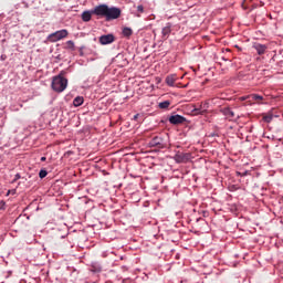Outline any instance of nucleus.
<instances>
[{
    "label": "nucleus",
    "mask_w": 283,
    "mask_h": 283,
    "mask_svg": "<svg viewBox=\"0 0 283 283\" xmlns=\"http://www.w3.org/2000/svg\"><path fill=\"white\" fill-rule=\"evenodd\" d=\"M148 147H156L157 149H167V142L160 136H155L149 143Z\"/></svg>",
    "instance_id": "20e7f679"
},
{
    "label": "nucleus",
    "mask_w": 283,
    "mask_h": 283,
    "mask_svg": "<svg viewBox=\"0 0 283 283\" xmlns=\"http://www.w3.org/2000/svg\"><path fill=\"white\" fill-rule=\"evenodd\" d=\"M243 176H247V172H244Z\"/></svg>",
    "instance_id": "c756f323"
},
{
    "label": "nucleus",
    "mask_w": 283,
    "mask_h": 283,
    "mask_svg": "<svg viewBox=\"0 0 283 283\" xmlns=\"http://www.w3.org/2000/svg\"><path fill=\"white\" fill-rule=\"evenodd\" d=\"M64 49L71 50V52H76V45L74 44V41H72V40L66 41Z\"/></svg>",
    "instance_id": "dca6fc26"
},
{
    "label": "nucleus",
    "mask_w": 283,
    "mask_h": 283,
    "mask_svg": "<svg viewBox=\"0 0 283 283\" xmlns=\"http://www.w3.org/2000/svg\"><path fill=\"white\" fill-rule=\"evenodd\" d=\"M84 52H83V46L82 48H80V56H84Z\"/></svg>",
    "instance_id": "a878e982"
},
{
    "label": "nucleus",
    "mask_w": 283,
    "mask_h": 283,
    "mask_svg": "<svg viewBox=\"0 0 283 283\" xmlns=\"http://www.w3.org/2000/svg\"><path fill=\"white\" fill-rule=\"evenodd\" d=\"M192 112H195V114H205L207 109H202V107H200V108H195Z\"/></svg>",
    "instance_id": "4be33fe9"
},
{
    "label": "nucleus",
    "mask_w": 283,
    "mask_h": 283,
    "mask_svg": "<svg viewBox=\"0 0 283 283\" xmlns=\"http://www.w3.org/2000/svg\"><path fill=\"white\" fill-rule=\"evenodd\" d=\"M108 7L109 6L107 4H98L94 9H92V12L95 14V17H98L99 19H106Z\"/></svg>",
    "instance_id": "39448f33"
},
{
    "label": "nucleus",
    "mask_w": 283,
    "mask_h": 283,
    "mask_svg": "<svg viewBox=\"0 0 283 283\" xmlns=\"http://www.w3.org/2000/svg\"><path fill=\"white\" fill-rule=\"evenodd\" d=\"M252 48L256 51V54H259V56H262V54H265L266 50H269V46L266 44H262L260 42H254Z\"/></svg>",
    "instance_id": "1a4fd4ad"
},
{
    "label": "nucleus",
    "mask_w": 283,
    "mask_h": 283,
    "mask_svg": "<svg viewBox=\"0 0 283 283\" xmlns=\"http://www.w3.org/2000/svg\"><path fill=\"white\" fill-rule=\"evenodd\" d=\"M163 39H169V35L171 34V23L168 22L166 27L161 30Z\"/></svg>",
    "instance_id": "f8f14e48"
},
{
    "label": "nucleus",
    "mask_w": 283,
    "mask_h": 283,
    "mask_svg": "<svg viewBox=\"0 0 283 283\" xmlns=\"http://www.w3.org/2000/svg\"><path fill=\"white\" fill-rule=\"evenodd\" d=\"M137 12L143 14V12H145V7H143V4L137 6Z\"/></svg>",
    "instance_id": "5701e85b"
},
{
    "label": "nucleus",
    "mask_w": 283,
    "mask_h": 283,
    "mask_svg": "<svg viewBox=\"0 0 283 283\" xmlns=\"http://www.w3.org/2000/svg\"><path fill=\"white\" fill-rule=\"evenodd\" d=\"M92 14H94V12H92V10L84 11L82 13V21H84V23H90V21H92Z\"/></svg>",
    "instance_id": "ddd939ff"
},
{
    "label": "nucleus",
    "mask_w": 283,
    "mask_h": 283,
    "mask_svg": "<svg viewBox=\"0 0 283 283\" xmlns=\"http://www.w3.org/2000/svg\"><path fill=\"white\" fill-rule=\"evenodd\" d=\"M176 81H178V75L176 74L166 76V85H168V87H174V85H176Z\"/></svg>",
    "instance_id": "9b49d317"
},
{
    "label": "nucleus",
    "mask_w": 283,
    "mask_h": 283,
    "mask_svg": "<svg viewBox=\"0 0 283 283\" xmlns=\"http://www.w3.org/2000/svg\"><path fill=\"white\" fill-rule=\"evenodd\" d=\"M91 271H92L93 273H101V271H103V266H102L101 263H98V262H93V263L91 264Z\"/></svg>",
    "instance_id": "4468645a"
},
{
    "label": "nucleus",
    "mask_w": 283,
    "mask_h": 283,
    "mask_svg": "<svg viewBox=\"0 0 283 283\" xmlns=\"http://www.w3.org/2000/svg\"><path fill=\"white\" fill-rule=\"evenodd\" d=\"M169 105H171V102L164 101V102L159 103L158 107H159V109H169Z\"/></svg>",
    "instance_id": "6ab92c4d"
},
{
    "label": "nucleus",
    "mask_w": 283,
    "mask_h": 283,
    "mask_svg": "<svg viewBox=\"0 0 283 283\" xmlns=\"http://www.w3.org/2000/svg\"><path fill=\"white\" fill-rule=\"evenodd\" d=\"M174 160L178 165H180L182 163H189V160H191V154L190 153L177 151L175 157H174Z\"/></svg>",
    "instance_id": "423d86ee"
},
{
    "label": "nucleus",
    "mask_w": 283,
    "mask_h": 283,
    "mask_svg": "<svg viewBox=\"0 0 283 283\" xmlns=\"http://www.w3.org/2000/svg\"><path fill=\"white\" fill-rule=\"evenodd\" d=\"M17 180H21V174L14 176L13 182H17Z\"/></svg>",
    "instance_id": "b1692460"
},
{
    "label": "nucleus",
    "mask_w": 283,
    "mask_h": 283,
    "mask_svg": "<svg viewBox=\"0 0 283 283\" xmlns=\"http://www.w3.org/2000/svg\"><path fill=\"white\" fill-rule=\"evenodd\" d=\"M221 114L226 116L227 120H235V113L230 107L222 108Z\"/></svg>",
    "instance_id": "9d476101"
},
{
    "label": "nucleus",
    "mask_w": 283,
    "mask_h": 283,
    "mask_svg": "<svg viewBox=\"0 0 283 283\" xmlns=\"http://www.w3.org/2000/svg\"><path fill=\"white\" fill-rule=\"evenodd\" d=\"M45 160H48V158L41 157V163H45Z\"/></svg>",
    "instance_id": "bb28decb"
},
{
    "label": "nucleus",
    "mask_w": 283,
    "mask_h": 283,
    "mask_svg": "<svg viewBox=\"0 0 283 283\" xmlns=\"http://www.w3.org/2000/svg\"><path fill=\"white\" fill-rule=\"evenodd\" d=\"M170 125H182V123H187V118L182 115L176 114V115H171L168 118Z\"/></svg>",
    "instance_id": "0eeeda50"
},
{
    "label": "nucleus",
    "mask_w": 283,
    "mask_h": 283,
    "mask_svg": "<svg viewBox=\"0 0 283 283\" xmlns=\"http://www.w3.org/2000/svg\"><path fill=\"white\" fill-rule=\"evenodd\" d=\"M69 32L65 29H62L60 31H55L48 35V41L50 43H56V41H61L62 39H65L67 36Z\"/></svg>",
    "instance_id": "f03ea898"
},
{
    "label": "nucleus",
    "mask_w": 283,
    "mask_h": 283,
    "mask_svg": "<svg viewBox=\"0 0 283 283\" xmlns=\"http://www.w3.org/2000/svg\"><path fill=\"white\" fill-rule=\"evenodd\" d=\"M210 136H211V137H213V136H218V134H216V133H212Z\"/></svg>",
    "instance_id": "c85d7f7f"
},
{
    "label": "nucleus",
    "mask_w": 283,
    "mask_h": 283,
    "mask_svg": "<svg viewBox=\"0 0 283 283\" xmlns=\"http://www.w3.org/2000/svg\"><path fill=\"white\" fill-rule=\"evenodd\" d=\"M273 117H274L273 113L270 112L269 114H266V115L263 116V122H264V123H271V122L273 120ZM277 117H279V116L275 115V118H277Z\"/></svg>",
    "instance_id": "a211bd4d"
},
{
    "label": "nucleus",
    "mask_w": 283,
    "mask_h": 283,
    "mask_svg": "<svg viewBox=\"0 0 283 283\" xmlns=\"http://www.w3.org/2000/svg\"><path fill=\"white\" fill-rule=\"evenodd\" d=\"M64 72L62 71L57 76H54L51 83V87L53 92H57V94H61V92H65L67 88V78L63 77Z\"/></svg>",
    "instance_id": "f257e3e1"
},
{
    "label": "nucleus",
    "mask_w": 283,
    "mask_h": 283,
    "mask_svg": "<svg viewBox=\"0 0 283 283\" xmlns=\"http://www.w3.org/2000/svg\"><path fill=\"white\" fill-rule=\"evenodd\" d=\"M48 176V170L45 169H41L39 172V178L43 179Z\"/></svg>",
    "instance_id": "412c9836"
},
{
    "label": "nucleus",
    "mask_w": 283,
    "mask_h": 283,
    "mask_svg": "<svg viewBox=\"0 0 283 283\" xmlns=\"http://www.w3.org/2000/svg\"><path fill=\"white\" fill-rule=\"evenodd\" d=\"M138 119V114L134 115V120Z\"/></svg>",
    "instance_id": "cd10ccee"
},
{
    "label": "nucleus",
    "mask_w": 283,
    "mask_h": 283,
    "mask_svg": "<svg viewBox=\"0 0 283 283\" xmlns=\"http://www.w3.org/2000/svg\"><path fill=\"white\" fill-rule=\"evenodd\" d=\"M115 41H116V36H114V34H112V33L104 34V35L99 36L101 45H109V44L114 43Z\"/></svg>",
    "instance_id": "6e6552de"
},
{
    "label": "nucleus",
    "mask_w": 283,
    "mask_h": 283,
    "mask_svg": "<svg viewBox=\"0 0 283 283\" xmlns=\"http://www.w3.org/2000/svg\"><path fill=\"white\" fill-rule=\"evenodd\" d=\"M250 98H252V101H264V97L258 94L250 95Z\"/></svg>",
    "instance_id": "aec40b11"
},
{
    "label": "nucleus",
    "mask_w": 283,
    "mask_h": 283,
    "mask_svg": "<svg viewBox=\"0 0 283 283\" xmlns=\"http://www.w3.org/2000/svg\"><path fill=\"white\" fill-rule=\"evenodd\" d=\"M120 8L118 7H108L107 11H106V21H114L116 19L120 18Z\"/></svg>",
    "instance_id": "7ed1b4c3"
},
{
    "label": "nucleus",
    "mask_w": 283,
    "mask_h": 283,
    "mask_svg": "<svg viewBox=\"0 0 283 283\" xmlns=\"http://www.w3.org/2000/svg\"><path fill=\"white\" fill-rule=\"evenodd\" d=\"M123 36L129 38L134 34V31L129 27H125L122 31Z\"/></svg>",
    "instance_id": "f3484780"
},
{
    "label": "nucleus",
    "mask_w": 283,
    "mask_h": 283,
    "mask_svg": "<svg viewBox=\"0 0 283 283\" xmlns=\"http://www.w3.org/2000/svg\"><path fill=\"white\" fill-rule=\"evenodd\" d=\"M83 103H85V98H83V96H76L73 99V106L74 107H81V105H83Z\"/></svg>",
    "instance_id": "2eb2a0df"
},
{
    "label": "nucleus",
    "mask_w": 283,
    "mask_h": 283,
    "mask_svg": "<svg viewBox=\"0 0 283 283\" xmlns=\"http://www.w3.org/2000/svg\"><path fill=\"white\" fill-rule=\"evenodd\" d=\"M6 207V201H0V209H4Z\"/></svg>",
    "instance_id": "393cba45"
}]
</instances>
